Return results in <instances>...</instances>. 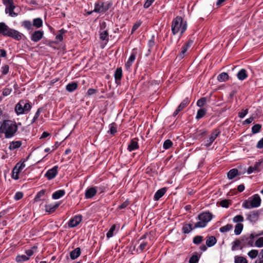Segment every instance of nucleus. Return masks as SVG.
<instances>
[{
    "mask_svg": "<svg viewBox=\"0 0 263 263\" xmlns=\"http://www.w3.org/2000/svg\"><path fill=\"white\" fill-rule=\"evenodd\" d=\"M141 23L140 22H137L133 26L132 29V33H133L140 26Z\"/></svg>",
    "mask_w": 263,
    "mask_h": 263,
    "instance_id": "338daca9",
    "label": "nucleus"
},
{
    "mask_svg": "<svg viewBox=\"0 0 263 263\" xmlns=\"http://www.w3.org/2000/svg\"><path fill=\"white\" fill-rule=\"evenodd\" d=\"M206 112V110L204 108L199 109L197 112L196 119L199 120L204 116Z\"/></svg>",
    "mask_w": 263,
    "mask_h": 263,
    "instance_id": "72a5a7b5",
    "label": "nucleus"
},
{
    "mask_svg": "<svg viewBox=\"0 0 263 263\" xmlns=\"http://www.w3.org/2000/svg\"><path fill=\"white\" fill-rule=\"evenodd\" d=\"M258 255V251L257 250H251L248 253V255L251 259H254Z\"/></svg>",
    "mask_w": 263,
    "mask_h": 263,
    "instance_id": "79ce46f5",
    "label": "nucleus"
},
{
    "mask_svg": "<svg viewBox=\"0 0 263 263\" xmlns=\"http://www.w3.org/2000/svg\"><path fill=\"white\" fill-rule=\"evenodd\" d=\"M190 103V100L188 98H185L178 106V108L181 110H183Z\"/></svg>",
    "mask_w": 263,
    "mask_h": 263,
    "instance_id": "58836bf2",
    "label": "nucleus"
},
{
    "mask_svg": "<svg viewBox=\"0 0 263 263\" xmlns=\"http://www.w3.org/2000/svg\"><path fill=\"white\" fill-rule=\"evenodd\" d=\"M15 7L13 4L6 6L5 12L6 13H9V15L11 17L16 16L17 15V13L14 12Z\"/></svg>",
    "mask_w": 263,
    "mask_h": 263,
    "instance_id": "aec40b11",
    "label": "nucleus"
},
{
    "mask_svg": "<svg viewBox=\"0 0 263 263\" xmlns=\"http://www.w3.org/2000/svg\"><path fill=\"white\" fill-rule=\"evenodd\" d=\"M23 109L24 113L26 111H29L31 110L32 108L31 105L29 102H26V101L23 100Z\"/></svg>",
    "mask_w": 263,
    "mask_h": 263,
    "instance_id": "c03bdc74",
    "label": "nucleus"
},
{
    "mask_svg": "<svg viewBox=\"0 0 263 263\" xmlns=\"http://www.w3.org/2000/svg\"><path fill=\"white\" fill-rule=\"evenodd\" d=\"M260 203V196L258 194H255L250 197L248 200H245L242 204V206L245 209H250L259 206Z\"/></svg>",
    "mask_w": 263,
    "mask_h": 263,
    "instance_id": "20e7f679",
    "label": "nucleus"
},
{
    "mask_svg": "<svg viewBox=\"0 0 263 263\" xmlns=\"http://www.w3.org/2000/svg\"><path fill=\"white\" fill-rule=\"evenodd\" d=\"M22 144L21 141H15L10 142L9 149L11 151H13L15 149L20 148Z\"/></svg>",
    "mask_w": 263,
    "mask_h": 263,
    "instance_id": "4be33fe9",
    "label": "nucleus"
},
{
    "mask_svg": "<svg viewBox=\"0 0 263 263\" xmlns=\"http://www.w3.org/2000/svg\"><path fill=\"white\" fill-rule=\"evenodd\" d=\"M243 228V226L241 223H237L235 227L234 233L236 235L241 234Z\"/></svg>",
    "mask_w": 263,
    "mask_h": 263,
    "instance_id": "e433bc0d",
    "label": "nucleus"
},
{
    "mask_svg": "<svg viewBox=\"0 0 263 263\" xmlns=\"http://www.w3.org/2000/svg\"><path fill=\"white\" fill-rule=\"evenodd\" d=\"M59 34H57L55 36V39L61 42L63 40V34L66 32V30L64 29H62L59 31Z\"/></svg>",
    "mask_w": 263,
    "mask_h": 263,
    "instance_id": "603ef678",
    "label": "nucleus"
},
{
    "mask_svg": "<svg viewBox=\"0 0 263 263\" xmlns=\"http://www.w3.org/2000/svg\"><path fill=\"white\" fill-rule=\"evenodd\" d=\"M233 228V226L231 224H227L226 226H224L221 227L219 229V231L221 233H226L230 231Z\"/></svg>",
    "mask_w": 263,
    "mask_h": 263,
    "instance_id": "ea45409f",
    "label": "nucleus"
},
{
    "mask_svg": "<svg viewBox=\"0 0 263 263\" xmlns=\"http://www.w3.org/2000/svg\"><path fill=\"white\" fill-rule=\"evenodd\" d=\"M261 128V125L259 124H255L252 127V132L253 134H255L259 133Z\"/></svg>",
    "mask_w": 263,
    "mask_h": 263,
    "instance_id": "de8ad7c7",
    "label": "nucleus"
},
{
    "mask_svg": "<svg viewBox=\"0 0 263 263\" xmlns=\"http://www.w3.org/2000/svg\"><path fill=\"white\" fill-rule=\"evenodd\" d=\"M82 219V216L81 215H77L71 218L68 222V227L69 228H74L78 226Z\"/></svg>",
    "mask_w": 263,
    "mask_h": 263,
    "instance_id": "ddd939ff",
    "label": "nucleus"
},
{
    "mask_svg": "<svg viewBox=\"0 0 263 263\" xmlns=\"http://www.w3.org/2000/svg\"><path fill=\"white\" fill-rule=\"evenodd\" d=\"M0 33L19 41L22 39V34L18 31L10 28L5 23H0Z\"/></svg>",
    "mask_w": 263,
    "mask_h": 263,
    "instance_id": "7ed1b4c3",
    "label": "nucleus"
},
{
    "mask_svg": "<svg viewBox=\"0 0 263 263\" xmlns=\"http://www.w3.org/2000/svg\"><path fill=\"white\" fill-rule=\"evenodd\" d=\"M217 79L220 82H226L229 80V75L226 72H222L218 75Z\"/></svg>",
    "mask_w": 263,
    "mask_h": 263,
    "instance_id": "c85d7f7f",
    "label": "nucleus"
},
{
    "mask_svg": "<svg viewBox=\"0 0 263 263\" xmlns=\"http://www.w3.org/2000/svg\"><path fill=\"white\" fill-rule=\"evenodd\" d=\"M262 165L263 160L260 159L255 163L253 167L254 168V170H255V171H256V172H259L261 171V169L262 168Z\"/></svg>",
    "mask_w": 263,
    "mask_h": 263,
    "instance_id": "473e14b6",
    "label": "nucleus"
},
{
    "mask_svg": "<svg viewBox=\"0 0 263 263\" xmlns=\"http://www.w3.org/2000/svg\"><path fill=\"white\" fill-rule=\"evenodd\" d=\"M65 194V191L64 190H59L52 194V198L53 199H58L63 197Z\"/></svg>",
    "mask_w": 263,
    "mask_h": 263,
    "instance_id": "a878e982",
    "label": "nucleus"
},
{
    "mask_svg": "<svg viewBox=\"0 0 263 263\" xmlns=\"http://www.w3.org/2000/svg\"><path fill=\"white\" fill-rule=\"evenodd\" d=\"M139 147V145L138 144V140L134 138L130 141L127 146V149L129 152H132L138 149Z\"/></svg>",
    "mask_w": 263,
    "mask_h": 263,
    "instance_id": "4468645a",
    "label": "nucleus"
},
{
    "mask_svg": "<svg viewBox=\"0 0 263 263\" xmlns=\"http://www.w3.org/2000/svg\"><path fill=\"white\" fill-rule=\"evenodd\" d=\"M166 189L165 187L162 188L161 189L158 190L154 195V199L156 201L158 200L160 198H161L165 193Z\"/></svg>",
    "mask_w": 263,
    "mask_h": 263,
    "instance_id": "393cba45",
    "label": "nucleus"
},
{
    "mask_svg": "<svg viewBox=\"0 0 263 263\" xmlns=\"http://www.w3.org/2000/svg\"><path fill=\"white\" fill-rule=\"evenodd\" d=\"M254 246L258 248L263 247V237H259L257 239L254 243Z\"/></svg>",
    "mask_w": 263,
    "mask_h": 263,
    "instance_id": "864d4df0",
    "label": "nucleus"
},
{
    "mask_svg": "<svg viewBox=\"0 0 263 263\" xmlns=\"http://www.w3.org/2000/svg\"><path fill=\"white\" fill-rule=\"evenodd\" d=\"M24 161L23 162H18L15 166V167H16L18 170H19L20 172L22 171V170L25 167V164L24 163Z\"/></svg>",
    "mask_w": 263,
    "mask_h": 263,
    "instance_id": "680f3d73",
    "label": "nucleus"
},
{
    "mask_svg": "<svg viewBox=\"0 0 263 263\" xmlns=\"http://www.w3.org/2000/svg\"><path fill=\"white\" fill-rule=\"evenodd\" d=\"M203 240V237L201 236H196L194 237L193 242L196 245L200 244Z\"/></svg>",
    "mask_w": 263,
    "mask_h": 263,
    "instance_id": "6e6d98bb",
    "label": "nucleus"
},
{
    "mask_svg": "<svg viewBox=\"0 0 263 263\" xmlns=\"http://www.w3.org/2000/svg\"><path fill=\"white\" fill-rule=\"evenodd\" d=\"M206 99L205 98H201L197 101V105L201 107L206 103Z\"/></svg>",
    "mask_w": 263,
    "mask_h": 263,
    "instance_id": "bf43d9fd",
    "label": "nucleus"
},
{
    "mask_svg": "<svg viewBox=\"0 0 263 263\" xmlns=\"http://www.w3.org/2000/svg\"><path fill=\"white\" fill-rule=\"evenodd\" d=\"M199 257L196 254L193 255L189 259V263H197L199 261Z\"/></svg>",
    "mask_w": 263,
    "mask_h": 263,
    "instance_id": "5fc2aeb1",
    "label": "nucleus"
},
{
    "mask_svg": "<svg viewBox=\"0 0 263 263\" xmlns=\"http://www.w3.org/2000/svg\"><path fill=\"white\" fill-rule=\"evenodd\" d=\"M114 77L116 83H119L122 77V70L121 67H119L116 70Z\"/></svg>",
    "mask_w": 263,
    "mask_h": 263,
    "instance_id": "b1692460",
    "label": "nucleus"
},
{
    "mask_svg": "<svg viewBox=\"0 0 263 263\" xmlns=\"http://www.w3.org/2000/svg\"><path fill=\"white\" fill-rule=\"evenodd\" d=\"M232 250L234 251L237 249V248L239 246H242L241 239L240 240L236 239L232 243Z\"/></svg>",
    "mask_w": 263,
    "mask_h": 263,
    "instance_id": "37998d69",
    "label": "nucleus"
},
{
    "mask_svg": "<svg viewBox=\"0 0 263 263\" xmlns=\"http://www.w3.org/2000/svg\"><path fill=\"white\" fill-rule=\"evenodd\" d=\"M78 87V84L76 82L68 83L66 86V89L69 92L74 91Z\"/></svg>",
    "mask_w": 263,
    "mask_h": 263,
    "instance_id": "7c9ffc66",
    "label": "nucleus"
},
{
    "mask_svg": "<svg viewBox=\"0 0 263 263\" xmlns=\"http://www.w3.org/2000/svg\"><path fill=\"white\" fill-rule=\"evenodd\" d=\"M60 203L55 202L54 203L48 204L45 205V210L46 212L52 213L59 207Z\"/></svg>",
    "mask_w": 263,
    "mask_h": 263,
    "instance_id": "f3484780",
    "label": "nucleus"
},
{
    "mask_svg": "<svg viewBox=\"0 0 263 263\" xmlns=\"http://www.w3.org/2000/svg\"><path fill=\"white\" fill-rule=\"evenodd\" d=\"M235 263H248V260L244 257L236 256L235 257Z\"/></svg>",
    "mask_w": 263,
    "mask_h": 263,
    "instance_id": "49530a36",
    "label": "nucleus"
},
{
    "mask_svg": "<svg viewBox=\"0 0 263 263\" xmlns=\"http://www.w3.org/2000/svg\"><path fill=\"white\" fill-rule=\"evenodd\" d=\"M12 91V88L6 87L3 90V95L4 96H9L11 93Z\"/></svg>",
    "mask_w": 263,
    "mask_h": 263,
    "instance_id": "e2e57ef3",
    "label": "nucleus"
},
{
    "mask_svg": "<svg viewBox=\"0 0 263 263\" xmlns=\"http://www.w3.org/2000/svg\"><path fill=\"white\" fill-rule=\"evenodd\" d=\"M110 133L112 135H115L117 133V128L115 123H112L109 125Z\"/></svg>",
    "mask_w": 263,
    "mask_h": 263,
    "instance_id": "052dcab7",
    "label": "nucleus"
},
{
    "mask_svg": "<svg viewBox=\"0 0 263 263\" xmlns=\"http://www.w3.org/2000/svg\"><path fill=\"white\" fill-rule=\"evenodd\" d=\"M44 36V31L41 30H35L31 34L30 40L34 42L40 41Z\"/></svg>",
    "mask_w": 263,
    "mask_h": 263,
    "instance_id": "9d476101",
    "label": "nucleus"
},
{
    "mask_svg": "<svg viewBox=\"0 0 263 263\" xmlns=\"http://www.w3.org/2000/svg\"><path fill=\"white\" fill-rule=\"evenodd\" d=\"M259 214L257 211H253L247 215V219L252 223H255L258 219Z\"/></svg>",
    "mask_w": 263,
    "mask_h": 263,
    "instance_id": "a211bd4d",
    "label": "nucleus"
},
{
    "mask_svg": "<svg viewBox=\"0 0 263 263\" xmlns=\"http://www.w3.org/2000/svg\"><path fill=\"white\" fill-rule=\"evenodd\" d=\"M220 133V132L218 129H215L211 134L209 139L207 140L205 146L206 147L210 146Z\"/></svg>",
    "mask_w": 263,
    "mask_h": 263,
    "instance_id": "9b49d317",
    "label": "nucleus"
},
{
    "mask_svg": "<svg viewBox=\"0 0 263 263\" xmlns=\"http://www.w3.org/2000/svg\"><path fill=\"white\" fill-rule=\"evenodd\" d=\"M248 109L242 110L241 112L238 113V117L240 118H244L246 115L248 114Z\"/></svg>",
    "mask_w": 263,
    "mask_h": 263,
    "instance_id": "774afa93",
    "label": "nucleus"
},
{
    "mask_svg": "<svg viewBox=\"0 0 263 263\" xmlns=\"http://www.w3.org/2000/svg\"><path fill=\"white\" fill-rule=\"evenodd\" d=\"M148 243L145 241H142L140 242L139 246V249L137 250V252L141 253L142 252L146 247Z\"/></svg>",
    "mask_w": 263,
    "mask_h": 263,
    "instance_id": "a18cd8bd",
    "label": "nucleus"
},
{
    "mask_svg": "<svg viewBox=\"0 0 263 263\" xmlns=\"http://www.w3.org/2000/svg\"><path fill=\"white\" fill-rule=\"evenodd\" d=\"M248 77L247 70L245 69H241L237 74V78L239 80L243 81Z\"/></svg>",
    "mask_w": 263,
    "mask_h": 263,
    "instance_id": "412c9836",
    "label": "nucleus"
},
{
    "mask_svg": "<svg viewBox=\"0 0 263 263\" xmlns=\"http://www.w3.org/2000/svg\"><path fill=\"white\" fill-rule=\"evenodd\" d=\"M106 24L105 22H103L100 25V29L99 31V38L101 41V46L102 48L106 45L109 41L108 30L106 29Z\"/></svg>",
    "mask_w": 263,
    "mask_h": 263,
    "instance_id": "423d86ee",
    "label": "nucleus"
},
{
    "mask_svg": "<svg viewBox=\"0 0 263 263\" xmlns=\"http://www.w3.org/2000/svg\"><path fill=\"white\" fill-rule=\"evenodd\" d=\"M45 191L43 190L40 191L36 195L34 200L35 201H39L40 200V198L43 197L45 194Z\"/></svg>",
    "mask_w": 263,
    "mask_h": 263,
    "instance_id": "4d7b16f0",
    "label": "nucleus"
},
{
    "mask_svg": "<svg viewBox=\"0 0 263 263\" xmlns=\"http://www.w3.org/2000/svg\"><path fill=\"white\" fill-rule=\"evenodd\" d=\"M23 104V100H21L15 105V111L17 115H20L24 114Z\"/></svg>",
    "mask_w": 263,
    "mask_h": 263,
    "instance_id": "6ab92c4d",
    "label": "nucleus"
},
{
    "mask_svg": "<svg viewBox=\"0 0 263 263\" xmlns=\"http://www.w3.org/2000/svg\"><path fill=\"white\" fill-rule=\"evenodd\" d=\"M97 193V189L95 187L88 188L85 193V198L90 199L94 197Z\"/></svg>",
    "mask_w": 263,
    "mask_h": 263,
    "instance_id": "dca6fc26",
    "label": "nucleus"
},
{
    "mask_svg": "<svg viewBox=\"0 0 263 263\" xmlns=\"http://www.w3.org/2000/svg\"><path fill=\"white\" fill-rule=\"evenodd\" d=\"M243 221L244 218L241 215H237L235 216L233 219V221L235 223H240V222H243Z\"/></svg>",
    "mask_w": 263,
    "mask_h": 263,
    "instance_id": "3c124183",
    "label": "nucleus"
},
{
    "mask_svg": "<svg viewBox=\"0 0 263 263\" xmlns=\"http://www.w3.org/2000/svg\"><path fill=\"white\" fill-rule=\"evenodd\" d=\"M238 175V171L236 168H233L230 170L227 174L228 178L231 180Z\"/></svg>",
    "mask_w": 263,
    "mask_h": 263,
    "instance_id": "cd10ccee",
    "label": "nucleus"
},
{
    "mask_svg": "<svg viewBox=\"0 0 263 263\" xmlns=\"http://www.w3.org/2000/svg\"><path fill=\"white\" fill-rule=\"evenodd\" d=\"M187 22L182 17L178 16L174 18L172 22L171 31L174 35L180 33L181 36L187 29Z\"/></svg>",
    "mask_w": 263,
    "mask_h": 263,
    "instance_id": "f03ea898",
    "label": "nucleus"
},
{
    "mask_svg": "<svg viewBox=\"0 0 263 263\" xmlns=\"http://www.w3.org/2000/svg\"><path fill=\"white\" fill-rule=\"evenodd\" d=\"M18 129L16 123L12 120H4L0 125V137L2 135L4 134L5 137L10 139L14 137Z\"/></svg>",
    "mask_w": 263,
    "mask_h": 263,
    "instance_id": "f257e3e1",
    "label": "nucleus"
},
{
    "mask_svg": "<svg viewBox=\"0 0 263 263\" xmlns=\"http://www.w3.org/2000/svg\"><path fill=\"white\" fill-rule=\"evenodd\" d=\"M29 260V257L25 255H18L15 257V261L17 262H24Z\"/></svg>",
    "mask_w": 263,
    "mask_h": 263,
    "instance_id": "f704fd0d",
    "label": "nucleus"
},
{
    "mask_svg": "<svg viewBox=\"0 0 263 263\" xmlns=\"http://www.w3.org/2000/svg\"><path fill=\"white\" fill-rule=\"evenodd\" d=\"M255 236L253 234L244 235L241 239L242 246L240 248L241 249L243 247H252L254 246V239Z\"/></svg>",
    "mask_w": 263,
    "mask_h": 263,
    "instance_id": "6e6552de",
    "label": "nucleus"
},
{
    "mask_svg": "<svg viewBox=\"0 0 263 263\" xmlns=\"http://www.w3.org/2000/svg\"><path fill=\"white\" fill-rule=\"evenodd\" d=\"M217 242V239L215 237L213 236L207 237L206 240V245L208 247H211L214 246Z\"/></svg>",
    "mask_w": 263,
    "mask_h": 263,
    "instance_id": "bb28decb",
    "label": "nucleus"
},
{
    "mask_svg": "<svg viewBox=\"0 0 263 263\" xmlns=\"http://www.w3.org/2000/svg\"><path fill=\"white\" fill-rule=\"evenodd\" d=\"M21 172L18 170L16 167H14L13 168L11 177L14 180H17L19 179V174Z\"/></svg>",
    "mask_w": 263,
    "mask_h": 263,
    "instance_id": "a19ab883",
    "label": "nucleus"
},
{
    "mask_svg": "<svg viewBox=\"0 0 263 263\" xmlns=\"http://www.w3.org/2000/svg\"><path fill=\"white\" fill-rule=\"evenodd\" d=\"M112 3L106 2L98 1L95 4V7L93 11L100 14H104L111 6Z\"/></svg>",
    "mask_w": 263,
    "mask_h": 263,
    "instance_id": "0eeeda50",
    "label": "nucleus"
},
{
    "mask_svg": "<svg viewBox=\"0 0 263 263\" xmlns=\"http://www.w3.org/2000/svg\"><path fill=\"white\" fill-rule=\"evenodd\" d=\"M32 24L36 28H40L43 26V20L40 17L35 18L33 20Z\"/></svg>",
    "mask_w": 263,
    "mask_h": 263,
    "instance_id": "c756f323",
    "label": "nucleus"
},
{
    "mask_svg": "<svg viewBox=\"0 0 263 263\" xmlns=\"http://www.w3.org/2000/svg\"><path fill=\"white\" fill-rule=\"evenodd\" d=\"M23 197V193L21 192H17L15 193L14 199L15 200H19Z\"/></svg>",
    "mask_w": 263,
    "mask_h": 263,
    "instance_id": "0e129e2a",
    "label": "nucleus"
},
{
    "mask_svg": "<svg viewBox=\"0 0 263 263\" xmlns=\"http://www.w3.org/2000/svg\"><path fill=\"white\" fill-rule=\"evenodd\" d=\"M173 145V142L170 139L166 140L163 145V147L165 149H167L171 148Z\"/></svg>",
    "mask_w": 263,
    "mask_h": 263,
    "instance_id": "8fccbe9b",
    "label": "nucleus"
},
{
    "mask_svg": "<svg viewBox=\"0 0 263 263\" xmlns=\"http://www.w3.org/2000/svg\"><path fill=\"white\" fill-rule=\"evenodd\" d=\"M43 111V108L40 107L37 109V111L35 113V115L33 118V119L31 120V124H33L36 122V120L39 118L40 114Z\"/></svg>",
    "mask_w": 263,
    "mask_h": 263,
    "instance_id": "c9c22d12",
    "label": "nucleus"
},
{
    "mask_svg": "<svg viewBox=\"0 0 263 263\" xmlns=\"http://www.w3.org/2000/svg\"><path fill=\"white\" fill-rule=\"evenodd\" d=\"M58 166L57 165L54 166L51 169L47 171L45 174V176L48 179L51 180L53 179L58 174Z\"/></svg>",
    "mask_w": 263,
    "mask_h": 263,
    "instance_id": "f8f14e48",
    "label": "nucleus"
},
{
    "mask_svg": "<svg viewBox=\"0 0 263 263\" xmlns=\"http://www.w3.org/2000/svg\"><path fill=\"white\" fill-rule=\"evenodd\" d=\"M116 229V225L113 224L111 228H110L109 230L108 231V232L106 234V237L108 239L112 237L114 235V232L115 231Z\"/></svg>",
    "mask_w": 263,
    "mask_h": 263,
    "instance_id": "09e8293b",
    "label": "nucleus"
},
{
    "mask_svg": "<svg viewBox=\"0 0 263 263\" xmlns=\"http://www.w3.org/2000/svg\"><path fill=\"white\" fill-rule=\"evenodd\" d=\"M22 26L28 30H31L33 29V24L30 21H24L22 22Z\"/></svg>",
    "mask_w": 263,
    "mask_h": 263,
    "instance_id": "4c0bfd02",
    "label": "nucleus"
},
{
    "mask_svg": "<svg viewBox=\"0 0 263 263\" xmlns=\"http://www.w3.org/2000/svg\"><path fill=\"white\" fill-rule=\"evenodd\" d=\"M220 205L223 208H228L229 206V202L228 200L225 199L222 200L220 202Z\"/></svg>",
    "mask_w": 263,
    "mask_h": 263,
    "instance_id": "69168bd1",
    "label": "nucleus"
},
{
    "mask_svg": "<svg viewBox=\"0 0 263 263\" xmlns=\"http://www.w3.org/2000/svg\"><path fill=\"white\" fill-rule=\"evenodd\" d=\"M193 43V41L192 40H189L183 46H182L181 51L177 56V58L179 60H182L184 57L185 53L189 48L192 46Z\"/></svg>",
    "mask_w": 263,
    "mask_h": 263,
    "instance_id": "1a4fd4ad",
    "label": "nucleus"
},
{
    "mask_svg": "<svg viewBox=\"0 0 263 263\" xmlns=\"http://www.w3.org/2000/svg\"><path fill=\"white\" fill-rule=\"evenodd\" d=\"M193 229L192 224H185L182 229V233L184 234H188L191 232Z\"/></svg>",
    "mask_w": 263,
    "mask_h": 263,
    "instance_id": "2f4dec72",
    "label": "nucleus"
},
{
    "mask_svg": "<svg viewBox=\"0 0 263 263\" xmlns=\"http://www.w3.org/2000/svg\"><path fill=\"white\" fill-rule=\"evenodd\" d=\"M198 219L199 221L196 223L194 228H204L212 219V214L209 212H203L198 215Z\"/></svg>",
    "mask_w": 263,
    "mask_h": 263,
    "instance_id": "39448f33",
    "label": "nucleus"
},
{
    "mask_svg": "<svg viewBox=\"0 0 263 263\" xmlns=\"http://www.w3.org/2000/svg\"><path fill=\"white\" fill-rule=\"evenodd\" d=\"M9 71V66L8 65H5L2 66L1 69V71L3 75L7 74Z\"/></svg>",
    "mask_w": 263,
    "mask_h": 263,
    "instance_id": "13d9d810",
    "label": "nucleus"
},
{
    "mask_svg": "<svg viewBox=\"0 0 263 263\" xmlns=\"http://www.w3.org/2000/svg\"><path fill=\"white\" fill-rule=\"evenodd\" d=\"M81 253V249L80 248H77L70 252V257L71 259L74 260L77 259Z\"/></svg>",
    "mask_w": 263,
    "mask_h": 263,
    "instance_id": "5701e85b",
    "label": "nucleus"
},
{
    "mask_svg": "<svg viewBox=\"0 0 263 263\" xmlns=\"http://www.w3.org/2000/svg\"><path fill=\"white\" fill-rule=\"evenodd\" d=\"M136 53H135L133 50L128 60L125 64V67L127 70H129L130 69V67L132 66L133 62L136 59Z\"/></svg>",
    "mask_w": 263,
    "mask_h": 263,
    "instance_id": "2eb2a0df",
    "label": "nucleus"
}]
</instances>
